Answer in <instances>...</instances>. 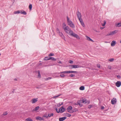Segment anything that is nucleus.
<instances>
[{
	"label": "nucleus",
	"mask_w": 121,
	"mask_h": 121,
	"mask_svg": "<svg viewBox=\"0 0 121 121\" xmlns=\"http://www.w3.org/2000/svg\"><path fill=\"white\" fill-rule=\"evenodd\" d=\"M64 29L66 33L78 39H80L78 35L73 33V31L68 26H66L64 28Z\"/></svg>",
	"instance_id": "nucleus-1"
},
{
	"label": "nucleus",
	"mask_w": 121,
	"mask_h": 121,
	"mask_svg": "<svg viewBox=\"0 0 121 121\" xmlns=\"http://www.w3.org/2000/svg\"><path fill=\"white\" fill-rule=\"evenodd\" d=\"M78 72L77 71H66L60 72V73H77Z\"/></svg>",
	"instance_id": "nucleus-2"
},
{
	"label": "nucleus",
	"mask_w": 121,
	"mask_h": 121,
	"mask_svg": "<svg viewBox=\"0 0 121 121\" xmlns=\"http://www.w3.org/2000/svg\"><path fill=\"white\" fill-rule=\"evenodd\" d=\"M82 103H84L85 104L87 103L88 104H89L90 103V101H86L85 98L84 99L83 98H82Z\"/></svg>",
	"instance_id": "nucleus-3"
},
{
	"label": "nucleus",
	"mask_w": 121,
	"mask_h": 121,
	"mask_svg": "<svg viewBox=\"0 0 121 121\" xmlns=\"http://www.w3.org/2000/svg\"><path fill=\"white\" fill-rule=\"evenodd\" d=\"M117 31L116 30H114L113 31L111 32L110 33L108 34L107 35L109 36L111 35H113L114 34L117 33Z\"/></svg>",
	"instance_id": "nucleus-4"
},
{
	"label": "nucleus",
	"mask_w": 121,
	"mask_h": 121,
	"mask_svg": "<svg viewBox=\"0 0 121 121\" xmlns=\"http://www.w3.org/2000/svg\"><path fill=\"white\" fill-rule=\"evenodd\" d=\"M116 98H114L112 99L111 103L112 104H114L116 103Z\"/></svg>",
	"instance_id": "nucleus-5"
},
{
	"label": "nucleus",
	"mask_w": 121,
	"mask_h": 121,
	"mask_svg": "<svg viewBox=\"0 0 121 121\" xmlns=\"http://www.w3.org/2000/svg\"><path fill=\"white\" fill-rule=\"evenodd\" d=\"M76 13L78 17V18L82 17V15L81 13L80 12L78 11Z\"/></svg>",
	"instance_id": "nucleus-6"
},
{
	"label": "nucleus",
	"mask_w": 121,
	"mask_h": 121,
	"mask_svg": "<svg viewBox=\"0 0 121 121\" xmlns=\"http://www.w3.org/2000/svg\"><path fill=\"white\" fill-rule=\"evenodd\" d=\"M67 21L68 25L69 24L72 23H73L72 22L71 20H69V19L68 16H67Z\"/></svg>",
	"instance_id": "nucleus-7"
},
{
	"label": "nucleus",
	"mask_w": 121,
	"mask_h": 121,
	"mask_svg": "<svg viewBox=\"0 0 121 121\" xmlns=\"http://www.w3.org/2000/svg\"><path fill=\"white\" fill-rule=\"evenodd\" d=\"M116 85L117 87H119L121 85V82L120 81H118L116 83Z\"/></svg>",
	"instance_id": "nucleus-8"
},
{
	"label": "nucleus",
	"mask_w": 121,
	"mask_h": 121,
	"mask_svg": "<svg viewBox=\"0 0 121 121\" xmlns=\"http://www.w3.org/2000/svg\"><path fill=\"white\" fill-rule=\"evenodd\" d=\"M78 110L77 108H74L73 109H72L71 111H68V112L70 113H73V112H76L78 111Z\"/></svg>",
	"instance_id": "nucleus-9"
},
{
	"label": "nucleus",
	"mask_w": 121,
	"mask_h": 121,
	"mask_svg": "<svg viewBox=\"0 0 121 121\" xmlns=\"http://www.w3.org/2000/svg\"><path fill=\"white\" fill-rule=\"evenodd\" d=\"M36 119L37 120L39 121L44 120V118L43 117H41L39 116L37 117L36 118Z\"/></svg>",
	"instance_id": "nucleus-10"
},
{
	"label": "nucleus",
	"mask_w": 121,
	"mask_h": 121,
	"mask_svg": "<svg viewBox=\"0 0 121 121\" xmlns=\"http://www.w3.org/2000/svg\"><path fill=\"white\" fill-rule=\"evenodd\" d=\"M38 101V98H33L31 100V102L32 104L36 103Z\"/></svg>",
	"instance_id": "nucleus-11"
},
{
	"label": "nucleus",
	"mask_w": 121,
	"mask_h": 121,
	"mask_svg": "<svg viewBox=\"0 0 121 121\" xmlns=\"http://www.w3.org/2000/svg\"><path fill=\"white\" fill-rule=\"evenodd\" d=\"M58 34H59L60 36L63 38V39H64L65 40V37L62 33L60 32Z\"/></svg>",
	"instance_id": "nucleus-12"
},
{
	"label": "nucleus",
	"mask_w": 121,
	"mask_h": 121,
	"mask_svg": "<svg viewBox=\"0 0 121 121\" xmlns=\"http://www.w3.org/2000/svg\"><path fill=\"white\" fill-rule=\"evenodd\" d=\"M60 109V112L61 113H62L65 111V109L63 106L61 107Z\"/></svg>",
	"instance_id": "nucleus-13"
},
{
	"label": "nucleus",
	"mask_w": 121,
	"mask_h": 121,
	"mask_svg": "<svg viewBox=\"0 0 121 121\" xmlns=\"http://www.w3.org/2000/svg\"><path fill=\"white\" fill-rule=\"evenodd\" d=\"M39 107V106H37L35 107L32 110V112H33L35 111H36L38 110Z\"/></svg>",
	"instance_id": "nucleus-14"
},
{
	"label": "nucleus",
	"mask_w": 121,
	"mask_h": 121,
	"mask_svg": "<svg viewBox=\"0 0 121 121\" xmlns=\"http://www.w3.org/2000/svg\"><path fill=\"white\" fill-rule=\"evenodd\" d=\"M66 118H67L66 117L60 118H59V121H63L66 119Z\"/></svg>",
	"instance_id": "nucleus-15"
},
{
	"label": "nucleus",
	"mask_w": 121,
	"mask_h": 121,
	"mask_svg": "<svg viewBox=\"0 0 121 121\" xmlns=\"http://www.w3.org/2000/svg\"><path fill=\"white\" fill-rule=\"evenodd\" d=\"M20 13L23 14L24 15H26L27 14L23 10H22L20 11Z\"/></svg>",
	"instance_id": "nucleus-16"
},
{
	"label": "nucleus",
	"mask_w": 121,
	"mask_h": 121,
	"mask_svg": "<svg viewBox=\"0 0 121 121\" xmlns=\"http://www.w3.org/2000/svg\"><path fill=\"white\" fill-rule=\"evenodd\" d=\"M86 39L88 40L89 41H91V42H93L94 41L89 37L86 36Z\"/></svg>",
	"instance_id": "nucleus-17"
},
{
	"label": "nucleus",
	"mask_w": 121,
	"mask_h": 121,
	"mask_svg": "<svg viewBox=\"0 0 121 121\" xmlns=\"http://www.w3.org/2000/svg\"><path fill=\"white\" fill-rule=\"evenodd\" d=\"M116 43V41H113L111 42V46H115Z\"/></svg>",
	"instance_id": "nucleus-18"
},
{
	"label": "nucleus",
	"mask_w": 121,
	"mask_h": 121,
	"mask_svg": "<svg viewBox=\"0 0 121 121\" xmlns=\"http://www.w3.org/2000/svg\"><path fill=\"white\" fill-rule=\"evenodd\" d=\"M72 107L71 106H69L67 108V110H68L67 111L68 112L69 111H71L72 110Z\"/></svg>",
	"instance_id": "nucleus-19"
},
{
	"label": "nucleus",
	"mask_w": 121,
	"mask_h": 121,
	"mask_svg": "<svg viewBox=\"0 0 121 121\" xmlns=\"http://www.w3.org/2000/svg\"><path fill=\"white\" fill-rule=\"evenodd\" d=\"M69 26L72 28H74L75 27V25L73 23L69 24Z\"/></svg>",
	"instance_id": "nucleus-20"
},
{
	"label": "nucleus",
	"mask_w": 121,
	"mask_h": 121,
	"mask_svg": "<svg viewBox=\"0 0 121 121\" xmlns=\"http://www.w3.org/2000/svg\"><path fill=\"white\" fill-rule=\"evenodd\" d=\"M38 78H40L41 77V75L40 74V71L39 70L38 71Z\"/></svg>",
	"instance_id": "nucleus-21"
},
{
	"label": "nucleus",
	"mask_w": 121,
	"mask_h": 121,
	"mask_svg": "<svg viewBox=\"0 0 121 121\" xmlns=\"http://www.w3.org/2000/svg\"><path fill=\"white\" fill-rule=\"evenodd\" d=\"M50 57L49 56H47L45 57L43 59L45 60H50Z\"/></svg>",
	"instance_id": "nucleus-22"
},
{
	"label": "nucleus",
	"mask_w": 121,
	"mask_h": 121,
	"mask_svg": "<svg viewBox=\"0 0 121 121\" xmlns=\"http://www.w3.org/2000/svg\"><path fill=\"white\" fill-rule=\"evenodd\" d=\"M74 68H78L79 67H81V66L78 65H74Z\"/></svg>",
	"instance_id": "nucleus-23"
},
{
	"label": "nucleus",
	"mask_w": 121,
	"mask_h": 121,
	"mask_svg": "<svg viewBox=\"0 0 121 121\" xmlns=\"http://www.w3.org/2000/svg\"><path fill=\"white\" fill-rule=\"evenodd\" d=\"M65 115L68 117H70L71 116V115L69 113H65Z\"/></svg>",
	"instance_id": "nucleus-24"
},
{
	"label": "nucleus",
	"mask_w": 121,
	"mask_h": 121,
	"mask_svg": "<svg viewBox=\"0 0 121 121\" xmlns=\"http://www.w3.org/2000/svg\"><path fill=\"white\" fill-rule=\"evenodd\" d=\"M25 121H33L32 119L30 118H28L25 120Z\"/></svg>",
	"instance_id": "nucleus-25"
},
{
	"label": "nucleus",
	"mask_w": 121,
	"mask_h": 121,
	"mask_svg": "<svg viewBox=\"0 0 121 121\" xmlns=\"http://www.w3.org/2000/svg\"><path fill=\"white\" fill-rule=\"evenodd\" d=\"M115 26L118 27L121 26V22L118 23Z\"/></svg>",
	"instance_id": "nucleus-26"
},
{
	"label": "nucleus",
	"mask_w": 121,
	"mask_h": 121,
	"mask_svg": "<svg viewBox=\"0 0 121 121\" xmlns=\"http://www.w3.org/2000/svg\"><path fill=\"white\" fill-rule=\"evenodd\" d=\"M84 89L85 87L83 86H82L79 88V89L81 90H83Z\"/></svg>",
	"instance_id": "nucleus-27"
},
{
	"label": "nucleus",
	"mask_w": 121,
	"mask_h": 121,
	"mask_svg": "<svg viewBox=\"0 0 121 121\" xmlns=\"http://www.w3.org/2000/svg\"><path fill=\"white\" fill-rule=\"evenodd\" d=\"M53 115H54V114L53 113H52L51 114H48V117H51L52 116H53Z\"/></svg>",
	"instance_id": "nucleus-28"
},
{
	"label": "nucleus",
	"mask_w": 121,
	"mask_h": 121,
	"mask_svg": "<svg viewBox=\"0 0 121 121\" xmlns=\"http://www.w3.org/2000/svg\"><path fill=\"white\" fill-rule=\"evenodd\" d=\"M50 60H53L54 61H55L56 60V59L54 58L53 57H50Z\"/></svg>",
	"instance_id": "nucleus-29"
},
{
	"label": "nucleus",
	"mask_w": 121,
	"mask_h": 121,
	"mask_svg": "<svg viewBox=\"0 0 121 121\" xmlns=\"http://www.w3.org/2000/svg\"><path fill=\"white\" fill-rule=\"evenodd\" d=\"M20 11L18 10L14 12V14H17L20 13Z\"/></svg>",
	"instance_id": "nucleus-30"
},
{
	"label": "nucleus",
	"mask_w": 121,
	"mask_h": 121,
	"mask_svg": "<svg viewBox=\"0 0 121 121\" xmlns=\"http://www.w3.org/2000/svg\"><path fill=\"white\" fill-rule=\"evenodd\" d=\"M29 7L30 10H31L32 9V5L31 4H30L29 6Z\"/></svg>",
	"instance_id": "nucleus-31"
},
{
	"label": "nucleus",
	"mask_w": 121,
	"mask_h": 121,
	"mask_svg": "<svg viewBox=\"0 0 121 121\" xmlns=\"http://www.w3.org/2000/svg\"><path fill=\"white\" fill-rule=\"evenodd\" d=\"M51 78H51V77H48L47 78H44V80L45 81H47V80H48L50 79H51Z\"/></svg>",
	"instance_id": "nucleus-32"
},
{
	"label": "nucleus",
	"mask_w": 121,
	"mask_h": 121,
	"mask_svg": "<svg viewBox=\"0 0 121 121\" xmlns=\"http://www.w3.org/2000/svg\"><path fill=\"white\" fill-rule=\"evenodd\" d=\"M80 100L78 101L76 103H75L74 104L76 105H79V103H80Z\"/></svg>",
	"instance_id": "nucleus-33"
},
{
	"label": "nucleus",
	"mask_w": 121,
	"mask_h": 121,
	"mask_svg": "<svg viewBox=\"0 0 121 121\" xmlns=\"http://www.w3.org/2000/svg\"><path fill=\"white\" fill-rule=\"evenodd\" d=\"M81 25H82V26L83 27H85V25L84 24V23L83 22H81Z\"/></svg>",
	"instance_id": "nucleus-34"
},
{
	"label": "nucleus",
	"mask_w": 121,
	"mask_h": 121,
	"mask_svg": "<svg viewBox=\"0 0 121 121\" xmlns=\"http://www.w3.org/2000/svg\"><path fill=\"white\" fill-rule=\"evenodd\" d=\"M56 111L57 113H59V112H60V109H59L58 111V109H57V108H56Z\"/></svg>",
	"instance_id": "nucleus-35"
},
{
	"label": "nucleus",
	"mask_w": 121,
	"mask_h": 121,
	"mask_svg": "<svg viewBox=\"0 0 121 121\" xmlns=\"http://www.w3.org/2000/svg\"><path fill=\"white\" fill-rule=\"evenodd\" d=\"M60 95H61V94H60V95H58L57 96H54L53 97V99H56L59 96H60Z\"/></svg>",
	"instance_id": "nucleus-36"
},
{
	"label": "nucleus",
	"mask_w": 121,
	"mask_h": 121,
	"mask_svg": "<svg viewBox=\"0 0 121 121\" xmlns=\"http://www.w3.org/2000/svg\"><path fill=\"white\" fill-rule=\"evenodd\" d=\"M8 114L7 112V111L4 112L3 113V115H6Z\"/></svg>",
	"instance_id": "nucleus-37"
},
{
	"label": "nucleus",
	"mask_w": 121,
	"mask_h": 121,
	"mask_svg": "<svg viewBox=\"0 0 121 121\" xmlns=\"http://www.w3.org/2000/svg\"><path fill=\"white\" fill-rule=\"evenodd\" d=\"M78 19L79 20L80 23L83 21L82 19V17L81 18H78Z\"/></svg>",
	"instance_id": "nucleus-38"
},
{
	"label": "nucleus",
	"mask_w": 121,
	"mask_h": 121,
	"mask_svg": "<svg viewBox=\"0 0 121 121\" xmlns=\"http://www.w3.org/2000/svg\"><path fill=\"white\" fill-rule=\"evenodd\" d=\"M56 31L58 33H59L60 32V31L59 29L57 28H56Z\"/></svg>",
	"instance_id": "nucleus-39"
},
{
	"label": "nucleus",
	"mask_w": 121,
	"mask_h": 121,
	"mask_svg": "<svg viewBox=\"0 0 121 121\" xmlns=\"http://www.w3.org/2000/svg\"><path fill=\"white\" fill-rule=\"evenodd\" d=\"M48 116L47 115V114H45L44 115L43 117H46V118H48Z\"/></svg>",
	"instance_id": "nucleus-40"
},
{
	"label": "nucleus",
	"mask_w": 121,
	"mask_h": 121,
	"mask_svg": "<svg viewBox=\"0 0 121 121\" xmlns=\"http://www.w3.org/2000/svg\"><path fill=\"white\" fill-rule=\"evenodd\" d=\"M82 100L81 99L80 102V103H79V106L80 107H82V104H80L81 103H82Z\"/></svg>",
	"instance_id": "nucleus-41"
},
{
	"label": "nucleus",
	"mask_w": 121,
	"mask_h": 121,
	"mask_svg": "<svg viewBox=\"0 0 121 121\" xmlns=\"http://www.w3.org/2000/svg\"><path fill=\"white\" fill-rule=\"evenodd\" d=\"M54 54L53 53H50L48 55L49 56H54Z\"/></svg>",
	"instance_id": "nucleus-42"
},
{
	"label": "nucleus",
	"mask_w": 121,
	"mask_h": 121,
	"mask_svg": "<svg viewBox=\"0 0 121 121\" xmlns=\"http://www.w3.org/2000/svg\"><path fill=\"white\" fill-rule=\"evenodd\" d=\"M114 60V59L113 58H111V59H110L109 60L110 61L112 62V61H113Z\"/></svg>",
	"instance_id": "nucleus-43"
},
{
	"label": "nucleus",
	"mask_w": 121,
	"mask_h": 121,
	"mask_svg": "<svg viewBox=\"0 0 121 121\" xmlns=\"http://www.w3.org/2000/svg\"><path fill=\"white\" fill-rule=\"evenodd\" d=\"M69 76L70 77H72L75 76V75L73 74H71L69 75Z\"/></svg>",
	"instance_id": "nucleus-44"
},
{
	"label": "nucleus",
	"mask_w": 121,
	"mask_h": 121,
	"mask_svg": "<svg viewBox=\"0 0 121 121\" xmlns=\"http://www.w3.org/2000/svg\"><path fill=\"white\" fill-rule=\"evenodd\" d=\"M60 75L61 77H63L65 76L64 74H61Z\"/></svg>",
	"instance_id": "nucleus-45"
},
{
	"label": "nucleus",
	"mask_w": 121,
	"mask_h": 121,
	"mask_svg": "<svg viewBox=\"0 0 121 121\" xmlns=\"http://www.w3.org/2000/svg\"><path fill=\"white\" fill-rule=\"evenodd\" d=\"M69 62L70 63L72 64L73 63V61L72 60H70L69 61Z\"/></svg>",
	"instance_id": "nucleus-46"
},
{
	"label": "nucleus",
	"mask_w": 121,
	"mask_h": 121,
	"mask_svg": "<svg viewBox=\"0 0 121 121\" xmlns=\"http://www.w3.org/2000/svg\"><path fill=\"white\" fill-rule=\"evenodd\" d=\"M91 107V105H89L88 106V108L89 109H90Z\"/></svg>",
	"instance_id": "nucleus-47"
},
{
	"label": "nucleus",
	"mask_w": 121,
	"mask_h": 121,
	"mask_svg": "<svg viewBox=\"0 0 121 121\" xmlns=\"http://www.w3.org/2000/svg\"><path fill=\"white\" fill-rule=\"evenodd\" d=\"M97 67L99 68H100V65L99 64H97Z\"/></svg>",
	"instance_id": "nucleus-48"
},
{
	"label": "nucleus",
	"mask_w": 121,
	"mask_h": 121,
	"mask_svg": "<svg viewBox=\"0 0 121 121\" xmlns=\"http://www.w3.org/2000/svg\"><path fill=\"white\" fill-rule=\"evenodd\" d=\"M104 107L103 106H102L101 107V108L102 110H104Z\"/></svg>",
	"instance_id": "nucleus-49"
},
{
	"label": "nucleus",
	"mask_w": 121,
	"mask_h": 121,
	"mask_svg": "<svg viewBox=\"0 0 121 121\" xmlns=\"http://www.w3.org/2000/svg\"><path fill=\"white\" fill-rule=\"evenodd\" d=\"M70 66H71L72 69L74 68V65H72Z\"/></svg>",
	"instance_id": "nucleus-50"
},
{
	"label": "nucleus",
	"mask_w": 121,
	"mask_h": 121,
	"mask_svg": "<svg viewBox=\"0 0 121 121\" xmlns=\"http://www.w3.org/2000/svg\"><path fill=\"white\" fill-rule=\"evenodd\" d=\"M106 23V22L105 21L104 22V23L102 25V26H104L105 25Z\"/></svg>",
	"instance_id": "nucleus-51"
},
{
	"label": "nucleus",
	"mask_w": 121,
	"mask_h": 121,
	"mask_svg": "<svg viewBox=\"0 0 121 121\" xmlns=\"http://www.w3.org/2000/svg\"><path fill=\"white\" fill-rule=\"evenodd\" d=\"M108 69H111V67L110 66H108Z\"/></svg>",
	"instance_id": "nucleus-52"
},
{
	"label": "nucleus",
	"mask_w": 121,
	"mask_h": 121,
	"mask_svg": "<svg viewBox=\"0 0 121 121\" xmlns=\"http://www.w3.org/2000/svg\"><path fill=\"white\" fill-rule=\"evenodd\" d=\"M117 77L118 78H119V79H120L121 78V77L119 75H118L117 76Z\"/></svg>",
	"instance_id": "nucleus-53"
},
{
	"label": "nucleus",
	"mask_w": 121,
	"mask_h": 121,
	"mask_svg": "<svg viewBox=\"0 0 121 121\" xmlns=\"http://www.w3.org/2000/svg\"><path fill=\"white\" fill-rule=\"evenodd\" d=\"M58 63H59L62 64L61 62L60 61H58Z\"/></svg>",
	"instance_id": "nucleus-54"
},
{
	"label": "nucleus",
	"mask_w": 121,
	"mask_h": 121,
	"mask_svg": "<svg viewBox=\"0 0 121 121\" xmlns=\"http://www.w3.org/2000/svg\"><path fill=\"white\" fill-rule=\"evenodd\" d=\"M61 105V104L60 103H59L58 104V107H60Z\"/></svg>",
	"instance_id": "nucleus-55"
},
{
	"label": "nucleus",
	"mask_w": 121,
	"mask_h": 121,
	"mask_svg": "<svg viewBox=\"0 0 121 121\" xmlns=\"http://www.w3.org/2000/svg\"><path fill=\"white\" fill-rule=\"evenodd\" d=\"M14 80L15 81H17V78H15L14 79Z\"/></svg>",
	"instance_id": "nucleus-56"
},
{
	"label": "nucleus",
	"mask_w": 121,
	"mask_h": 121,
	"mask_svg": "<svg viewBox=\"0 0 121 121\" xmlns=\"http://www.w3.org/2000/svg\"><path fill=\"white\" fill-rule=\"evenodd\" d=\"M12 1L13 3L14 2V0H12Z\"/></svg>",
	"instance_id": "nucleus-57"
},
{
	"label": "nucleus",
	"mask_w": 121,
	"mask_h": 121,
	"mask_svg": "<svg viewBox=\"0 0 121 121\" xmlns=\"http://www.w3.org/2000/svg\"><path fill=\"white\" fill-rule=\"evenodd\" d=\"M104 28L103 27H101L100 28V29H103Z\"/></svg>",
	"instance_id": "nucleus-58"
},
{
	"label": "nucleus",
	"mask_w": 121,
	"mask_h": 121,
	"mask_svg": "<svg viewBox=\"0 0 121 121\" xmlns=\"http://www.w3.org/2000/svg\"><path fill=\"white\" fill-rule=\"evenodd\" d=\"M1 27H0V30H1Z\"/></svg>",
	"instance_id": "nucleus-59"
},
{
	"label": "nucleus",
	"mask_w": 121,
	"mask_h": 121,
	"mask_svg": "<svg viewBox=\"0 0 121 121\" xmlns=\"http://www.w3.org/2000/svg\"><path fill=\"white\" fill-rule=\"evenodd\" d=\"M42 65V63H40V64H39V65Z\"/></svg>",
	"instance_id": "nucleus-60"
},
{
	"label": "nucleus",
	"mask_w": 121,
	"mask_h": 121,
	"mask_svg": "<svg viewBox=\"0 0 121 121\" xmlns=\"http://www.w3.org/2000/svg\"><path fill=\"white\" fill-rule=\"evenodd\" d=\"M61 104V105H62V104H63V103H62L61 104Z\"/></svg>",
	"instance_id": "nucleus-61"
},
{
	"label": "nucleus",
	"mask_w": 121,
	"mask_h": 121,
	"mask_svg": "<svg viewBox=\"0 0 121 121\" xmlns=\"http://www.w3.org/2000/svg\"><path fill=\"white\" fill-rule=\"evenodd\" d=\"M36 88H38V87H37Z\"/></svg>",
	"instance_id": "nucleus-62"
},
{
	"label": "nucleus",
	"mask_w": 121,
	"mask_h": 121,
	"mask_svg": "<svg viewBox=\"0 0 121 121\" xmlns=\"http://www.w3.org/2000/svg\"><path fill=\"white\" fill-rule=\"evenodd\" d=\"M1 55V54L0 53V56Z\"/></svg>",
	"instance_id": "nucleus-63"
},
{
	"label": "nucleus",
	"mask_w": 121,
	"mask_h": 121,
	"mask_svg": "<svg viewBox=\"0 0 121 121\" xmlns=\"http://www.w3.org/2000/svg\"><path fill=\"white\" fill-rule=\"evenodd\" d=\"M13 93H14V92H13Z\"/></svg>",
	"instance_id": "nucleus-64"
}]
</instances>
